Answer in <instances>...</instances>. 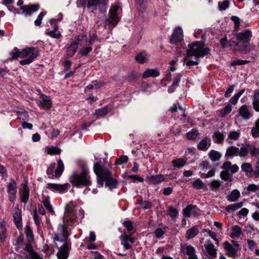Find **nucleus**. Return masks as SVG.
<instances>
[{
  "mask_svg": "<svg viewBox=\"0 0 259 259\" xmlns=\"http://www.w3.org/2000/svg\"><path fill=\"white\" fill-rule=\"evenodd\" d=\"M93 170L97 176L98 187L102 188L105 182V186L110 190L118 188V181L112 177V172L109 169L102 166L101 159L94 164Z\"/></svg>",
  "mask_w": 259,
  "mask_h": 259,
  "instance_id": "f257e3e1",
  "label": "nucleus"
},
{
  "mask_svg": "<svg viewBox=\"0 0 259 259\" xmlns=\"http://www.w3.org/2000/svg\"><path fill=\"white\" fill-rule=\"evenodd\" d=\"M81 172L77 171H73L71 176L69 177V181L73 187L81 188L82 187L89 186L92 185L89 175V170L85 164H82L80 166Z\"/></svg>",
  "mask_w": 259,
  "mask_h": 259,
  "instance_id": "f03ea898",
  "label": "nucleus"
},
{
  "mask_svg": "<svg viewBox=\"0 0 259 259\" xmlns=\"http://www.w3.org/2000/svg\"><path fill=\"white\" fill-rule=\"evenodd\" d=\"M188 47L189 49L187 50L184 60H186V58L194 56L196 61L199 62V58L207 55L210 51L209 48L204 47V43L202 41H194L188 44Z\"/></svg>",
  "mask_w": 259,
  "mask_h": 259,
  "instance_id": "7ed1b4c3",
  "label": "nucleus"
},
{
  "mask_svg": "<svg viewBox=\"0 0 259 259\" xmlns=\"http://www.w3.org/2000/svg\"><path fill=\"white\" fill-rule=\"evenodd\" d=\"M237 40L242 42L240 46L239 51L242 54H245L250 51V47L248 42L252 37V32L249 29H245L243 32H237L234 34Z\"/></svg>",
  "mask_w": 259,
  "mask_h": 259,
  "instance_id": "20e7f679",
  "label": "nucleus"
},
{
  "mask_svg": "<svg viewBox=\"0 0 259 259\" xmlns=\"http://www.w3.org/2000/svg\"><path fill=\"white\" fill-rule=\"evenodd\" d=\"M69 236L67 226L60 224L58 228V233L55 234L53 240L54 242L59 241L63 243L71 242L70 240H68Z\"/></svg>",
  "mask_w": 259,
  "mask_h": 259,
  "instance_id": "39448f33",
  "label": "nucleus"
},
{
  "mask_svg": "<svg viewBox=\"0 0 259 259\" xmlns=\"http://www.w3.org/2000/svg\"><path fill=\"white\" fill-rule=\"evenodd\" d=\"M118 9L119 7L117 5H114L111 7L109 12V17L107 19V21L113 26L116 25L120 20V18L117 15Z\"/></svg>",
  "mask_w": 259,
  "mask_h": 259,
  "instance_id": "423d86ee",
  "label": "nucleus"
},
{
  "mask_svg": "<svg viewBox=\"0 0 259 259\" xmlns=\"http://www.w3.org/2000/svg\"><path fill=\"white\" fill-rule=\"evenodd\" d=\"M17 190V184L15 181L14 179H11L10 182L7 186V193L9 200L11 202H14L16 198Z\"/></svg>",
  "mask_w": 259,
  "mask_h": 259,
  "instance_id": "0eeeda50",
  "label": "nucleus"
},
{
  "mask_svg": "<svg viewBox=\"0 0 259 259\" xmlns=\"http://www.w3.org/2000/svg\"><path fill=\"white\" fill-rule=\"evenodd\" d=\"M71 242L63 243L57 253L58 259H67L71 249Z\"/></svg>",
  "mask_w": 259,
  "mask_h": 259,
  "instance_id": "6e6552de",
  "label": "nucleus"
},
{
  "mask_svg": "<svg viewBox=\"0 0 259 259\" xmlns=\"http://www.w3.org/2000/svg\"><path fill=\"white\" fill-rule=\"evenodd\" d=\"M183 40V30L181 27H176L170 36L169 42L172 45H177Z\"/></svg>",
  "mask_w": 259,
  "mask_h": 259,
  "instance_id": "1a4fd4ad",
  "label": "nucleus"
},
{
  "mask_svg": "<svg viewBox=\"0 0 259 259\" xmlns=\"http://www.w3.org/2000/svg\"><path fill=\"white\" fill-rule=\"evenodd\" d=\"M40 8L38 4H30L24 5L20 7L21 14H23L25 16H29L33 12L37 11Z\"/></svg>",
  "mask_w": 259,
  "mask_h": 259,
  "instance_id": "9d476101",
  "label": "nucleus"
},
{
  "mask_svg": "<svg viewBox=\"0 0 259 259\" xmlns=\"http://www.w3.org/2000/svg\"><path fill=\"white\" fill-rule=\"evenodd\" d=\"M70 186V185L69 183H65L64 184L48 183L47 185V188L51 190H56L60 193H63L68 191Z\"/></svg>",
  "mask_w": 259,
  "mask_h": 259,
  "instance_id": "9b49d317",
  "label": "nucleus"
},
{
  "mask_svg": "<svg viewBox=\"0 0 259 259\" xmlns=\"http://www.w3.org/2000/svg\"><path fill=\"white\" fill-rule=\"evenodd\" d=\"M22 189L19 190L20 199L22 202L26 203L29 198L30 190L28 183L25 182L22 184Z\"/></svg>",
  "mask_w": 259,
  "mask_h": 259,
  "instance_id": "f8f14e48",
  "label": "nucleus"
},
{
  "mask_svg": "<svg viewBox=\"0 0 259 259\" xmlns=\"http://www.w3.org/2000/svg\"><path fill=\"white\" fill-rule=\"evenodd\" d=\"M200 211V209L195 205L188 204L185 208L183 210V213L186 218L190 217L191 214L194 217H197L200 214L198 213V211Z\"/></svg>",
  "mask_w": 259,
  "mask_h": 259,
  "instance_id": "ddd939ff",
  "label": "nucleus"
},
{
  "mask_svg": "<svg viewBox=\"0 0 259 259\" xmlns=\"http://www.w3.org/2000/svg\"><path fill=\"white\" fill-rule=\"evenodd\" d=\"M40 102L38 106L45 110H49L52 107V101L50 97L45 94H41L40 96Z\"/></svg>",
  "mask_w": 259,
  "mask_h": 259,
  "instance_id": "4468645a",
  "label": "nucleus"
},
{
  "mask_svg": "<svg viewBox=\"0 0 259 259\" xmlns=\"http://www.w3.org/2000/svg\"><path fill=\"white\" fill-rule=\"evenodd\" d=\"M22 219L21 210L18 208H15V212L13 214V222L16 228L19 230L22 229Z\"/></svg>",
  "mask_w": 259,
  "mask_h": 259,
  "instance_id": "2eb2a0df",
  "label": "nucleus"
},
{
  "mask_svg": "<svg viewBox=\"0 0 259 259\" xmlns=\"http://www.w3.org/2000/svg\"><path fill=\"white\" fill-rule=\"evenodd\" d=\"M236 116L237 117L240 116L244 120H248L252 116V114L249 111L248 106L244 104L240 107Z\"/></svg>",
  "mask_w": 259,
  "mask_h": 259,
  "instance_id": "dca6fc26",
  "label": "nucleus"
},
{
  "mask_svg": "<svg viewBox=\"0 0 259 259\" xmlns=\"http://www.w3.org/2000/svg\"><path fill=\"white\" fill-rule=\"evenodd\" d=\"M223 247L226 251V255L228 257H235L237 253L238 250L231 245L228 241H226L223 243Z\"/></svg>",
  "mask_w": 259,
  "mask_h": 259,
  "instance_id": "f3484780",
  "label": "nucleus"
},
{
  "mask_svg": "<svg viewBox=\"0 0 259 259\" xmlns=\"http://www.w3.org/2000/svg\"><path fill=\"white\" fill-rule=\"evenodd\" d=\"M164 180V176L162 174L147 176L146 178V181H148L149 184H158Z\"/></svg>",
  "mask_w": 259,
  "mask_h": 259,
  "instance_id": "a211bd4d",
  "label": "nucleus"
},
{
  "mask_svg": "<svg viewBox=\"0 0 259 259\" xmlns=\"http://www.w3.org/2000/svg\"><path fill=\"white\" fill-rule=\"evenodd\" d=\"M160 73L158 68L147 69L143 73L142 78L144 79L149 77H156L160 75Z\"/></svg>",
  "mask_w": 259,
  "mask_h": 259,
  "instance_id": "6ab92c4d",
  "label": "nucleus"
},
{
  "mask_svg": "<svg viewBox=\"0 0 259 259\" xmlns=\"http://www.w3.org/2000/svg\"><path fill=\"white\" fill-rule=\"evenodd\" d=\"M135 2L140 15L143 17L148 6L147 0H135Z\"/></svg>",
  "mask_w": 259,
  "mask_h": 259,
  "instance_id": "aec40b11",
  "label": "nucleus"
},
{
  "mask_svg": "<svg viewBox=\"0 0 259 259\" xmlns=\"http://www.w3.org/2000/svg\"><path fill=\"white\" fill-rule=\"evenodd\" d=\"M39 52L38 49L35 47H26L22 50H20V58H24L29 56L32 53Z\"/></svg>",
  "mask_w": 259,
  "mask_h": 259,
  "instance_id": "412c9836",
  "label": "nucleus"
},
{
  "mask_svg": "<svg viewBox=\"0 0 259 259\" xmlns=\"http://www.w3.org/2000/svg\"><path fill=\"white\" fill-rule=\"evenodd\" d=\"M208 244L205 245V249L207 253L211 256L209 259H213L217 257V249L215 248L214 245L210 242L208 241Z\"/></svg>",
  "mask_w": 259,
  "mask_h": 259,
  "instance_id": "4be33fe9",
  "label": "nucleus"
},
{
  "mask_svg": "<svg viewBox=\"0 0 259 259\" xmlns=\"http://www.w3.org/2000/svg\"><path fill=\"white\" fill-rule=\"evenodd\" d=\"M93 50V46H91L90 45H88L85 47H83L80 49L79 50L77 56L79 58H81L82 57H88L90 53Z\"/></svg>",
  "mask_w": 259,
  "mask_h": 259,
  "instance_id": "5701e85b",
  "label": "nucleus"
},
{
  "mask_svg": "<svg viewBox=\"0 0 259 259\" xmlns=\"http://www.w3.org/2000/svg\"><path fill=\"white\" fill-rule=\"evenodd\" d=\"M240 197V193L239 191L237 189H234L227 196L226 198L229 202H236Z\"/></svg>",
  "mask_w": 259,
  "mask_h": 259,
  "instance_id": "b1692460",
  "label": "nucleus"
},
{
  "mask_svg": "<svg viewBox=\"0 0 259 259\" xmlns=\"http://www.w3.org/2000/svg\"><path fill=\"white\" fill-rule=\"evenodd\" d=\"M64 170V165L63 161L60 159L57 160V167L55 170V177L59 178Z\"/></svg>",
  "mask_w": 259,
  "mask_h": 259,
  "instance_id": "393cba45",
  "label": "nucleus"
},
{
  "mask_svg": "<svg viewBox=\"0 0 259 259\" xmlns=\"http://www.w3.org/2000/svg\"><path fill=\"white\" fill-rule=\"evenodd\" d=\"M7 238V228L5 222H0V243H4Z\"/></svg>",
  "mask_w": 259,
  "mask_h": 259,
  "instance_id": "a878e982",
  "label": "nucleus"
},
{
  "mask_svg": "<svg viewBox=\"0 0 259 259\" xmlns=\"http://www.w3.org/2000/svg\"><path fill=\"white\" fill-rule=\"evenodd\" d=\"M111 109V108L109 106L106 105L102 108L96 109L95 114L97 117H104L108 113Z\"/></svg>",
  "mask_w": 259,
  "mask_h": 259,
  "instance_id": "bb28decb",
  "label": "nucleus"
},
{
  "mask_svg": "<svg viewBox=\"0 0 259 259\" xmlns=\"http://www.w3.org/2000/svg\"><path fill=\"white\" fill-rule=\"evenodd\" d=\"M39 52L32 53L28 58L21 60L20 64L21 65H28L31 63L39 56Z\"/></svg>",
  "mask_w": 259,
  "mask_h": 259,
  "instance_id": "cd10ccee",
  "label": "nucleus"
},
{
  "mask_svg": "<svg viewBox=\"0 0 259 259\" xmlns=\"http://www.w3.org/2000/svg\"><path fill=\"white\" fill-rule=\"evenodd\" d=\"M199 233V230L196 226H194L186 231V237L188 239L194 238Z\"/></svg>",
  "mask_w": 259,
  "mask_h": 259,
  "instance_id": "c85d7f7f",
  "label": "nucleus"
},
{
  "mask_svg": "<svg viewBox=\"0 0 259 259\" xmlns=\"http://www.w3.org/2000/svg\"><path fill=\"white\" fill-rule=\"evenodd\" d=\"M239 148L232 146L228 147L225 153L226 158L230 157L233 156L238 155Z\"/></svg>",
  "mask_w": 259,
  "mask_h": 259,
  "instance_id": "c756f323",
  "label": "nucleus"
},
{
  "mask_svg": "<svg viewBox=\"0 0 259 259\" xmlns=\"http://www.w3.org/2000/svg\"><path fill=\"white\" fill-rule=\"evenodd\" d=\"M187 163L186 159L182 158H177L173 160L171 163L175 168H181Z\"/></svg>",
  "mask_w": 259,
  "mask_h": 259,
  "instance_id": "7c9ffc66",
  "label": "nucleus"
},
{
  "mask_svg": "<svg viewBox=\"0 0 259 259\" xmlns=\"http://www.w3.org/2000/svg\"><path fill=\"white\" fill-rule=\"evenodd\" d=\"M25 233L27 241L29 243L33 242L34 240V235L31 228L29 225L27 224L26 225Z\"/></svg>",
  "mask_w": 259,
  "mask_h": 259,
  "instance_id": "2f4dec72",
  "label": "nucleus"
},
{
  "mask_svg": "<svg viewBox=\"0 0 259 259\" xmlns=\"http://www.w3.org/2000/svg\"><path fill=\"white\" fill-rule=\"evenodd\" d=\"M101 1H104V0H87V7L88 9H91L92 11L93 12L97 10V6Z\"/></svg>",
  "mask_w": 259,
  "mask_h": 259,
  "instance_id": "473e14b6",
  "label": "nucleus"
},
{
  "mask_svg": "<svg viewBox=\"0 0 259 259\" xmlns=\"http://www.w3.org/2000/svg\"><path fill=\"white\" fill-rule=\"evenodd\" d=\"M241 169L242 171L245 173L246 176L252 174L253 171L252 165L250 163L245 162L242 163Z\"/></svg>",
  "mask_w": 259,
  "mask_h": 259,
  "instance_id": "72a5a7b5",
  "label": "nucleus"
},
{
  "mask_svg": "<svg viewBox=\"0 0 259 259\" xmlns=\"http://www.w3.org/2000/svg\"><path fill=\"white\" fill-rule=\"evenodd\" d=\"M208 146H207V139L206 138L201 140L197 145V148L198 150L205 151L207 150L208 147L210 146V140H209Z\"/></svg>",
  "mask_w": 259,
  "mask_h": 259,
  "instance_id": "f704fd0d",
  "label": "nucleus"
},
{
  "mask_svg": "<svg viewBox=\"0 0 259 259\" xmlns=\"http://www.w3.org/2000/svg\"><path fill=\"white\" fill-rule=\"evenodd\" d=\"M146 56L145 51H142L137 54L135 60L140 64H144L148 60Z\"/></svg>",
  "mask_w": 259,
  "mask_h": 259,
  "instance_id": "c9c22d12",
  "label": "nucleus"
},
{
  "mask_svg": "<svg viewBox=\"0 0 259 259\" xmlns=\"http://www.w3.org/2000/svg\"><path fill=\"white\" fill-rule=\"evenodd\" d=\"M78 48L70 44L67 48L65 51L67 57H72L76 53Z\"/></svg>",
  "mask_w": 259,
  "mask_h": 259,
  "instance_id": "e433bc0d",
  "label": "nucleus"
},
{
  "mask_svg": "<svg viewBox=\"0 0 259 259\" xmlns=\"http://www.w3.org/2000/svg\"><path fill=\"white\" fill-rule=\"evenodd\" d=\"M243 202H240L228 205L225 207V210L228 212L235 211V210L240 208L243 206Z\"/></svg>",
  "mask_w": 259,
  "mask_h": 259,
  "instance_id": "4c0bfd02",
  "label": "nucleus"
},
{
  "mask_svg": "<svg viewBox=\"0 0 259 259\" xmlns=\"http://www.w3.org/2000/svg\"><path fill=\"white\" fill-rule=\"evenodd\" d=\"M242 234L241 228L237 225L232 227V232L230 237L232 238H238Z\"/></svg>",
  "mask_w": 259,
  "mask_h": 259,
  "instance_id": "58836bf2",
  "label": "nucleus"
},
{
  "mask_svg": "<svg viewBox=\"0 0 259 259\" xmlns=\"http://www.w3.org/2000/svg\"><path fill=\"white\" fill-rule=\"evenodd\" d=\"M224 135L219 131L215 132L212 136V139L214 143L221 144L224 140Z\"/></svg>",
  "mask_w": 259,
  "mask_h": 259,
  "instance_id": "ea45409f",
  "label": "nucleus"
},
{
  "mask_svg": "<svg viewBox=\"0 0 259 259\" xmlns=\"http://www.w3.org/2000/svg\"><path fill=\"white\" fill-rule=\"evenodd\" d=\"M208 156L212 161L215 162L220 159L221 154L217 151L211 150L208 153Z\"/></svg>",
  "mask_w": 259,
  "mask_h": 259,
  "instance_id": "a19ab883",
  "label": "nucleus"
},
{
  "mask_svg": "<svg viewBox=\"0 0 259 259\" xmlns=\"http://www.w3.org/2000/svg\"><path fill=\"white\" fill-rule=\"evenodd\" d=\"M232 106L230 104H228L220 110V115L222 117H225L227 116L232 111Z\"/></svg>",
  "mask_w": 259,
  "mask_h": 259,
  "instance_id": "79ce46f5",
  "label": "nucleus"
},
{
  "mask_svg": "<svg viewBox=\"0 0 259 259\" xmlns=\"http://www.w3.org/2000/svg\"><path fill=\"white\" fill-rule=\"evenodd\" d=\"M10 55L11 57L9 60H13L17 59L18 58H20V50L17 47H15L10 53Z\"/></svg>",
  "mask_w": 259,
  "mask_h": 259,
  "instance_id": "37998d69",
  "label": "nucleus"
},
{
  "mask_svg": "<svg viewBox=\"0 0 259 259\" xmlns=\"http://www.w3.org/2000/svg\"><path fill=\"white\" fill-rule=\"evenodd\" d=\"M121 240L122 242H130L132 244H133L135 242V239L134 238L132 237L131 236V235L127 234H123L122 235H121L120 237Z\"/></svg>",
  "mask_w": 259,
  "mask_h": 259,
  "instance_id": "c03bdc74",
  "label": "nucleus"
},
{
  "mask_svg": "<svg viewBox=\"0 0 259 259\" xmlns=\"http://www.w3.org/2000/svg\"><path fill=\"white\" fill-rule=\"evenodd\" d=\"M128 161V157L126 155H122L119 158H116L115 161V164L116 165H121L126 164Z\"/></svg>",
  "mask_w": 259,
  "mask_h": 259,
  "instance_id": "a18cd8bd",
  "label": "nucleus"
},
{
  "mask_svg": "<svg viewBox=\"0 0 259 259\" xmlns=\"http://www.w3.org/2000/svg\"><path fill=\"white\" fill-rule=\"evenodd\" d=\"M56 163L55 162H53L51 163L50 166L48 167L46 173L49 178L53 179L55 177V175H54V172H55L54 169Z\"/></svg>",
  "mask_w": 259,
  "mask_h": 259,
  "instance_id": "49530a36",
  "label": "nucleus"
},
{
  "mask_svg": "<svg viewBox=\"0 0 259 259\" xmlns=\"http://www.w3.org/2000/svg\"><path fill=\"white\" fill-rule=\"evenodd\" d=\"M168 213L167 214L169 215V217L172 218L174 219L178 217L179 214V212L178 210L174 208L172 206H169L168 207Z\"/></svg>",
  "mask_w": 259,
  "mask_h": 259,
  "instance_id": "de8ad7c7",
  "label": "nucleus"
},
{
  "mask_svg": "<svg viewBox=\"0 0 259 259\" xmlns=\"http://www.w3.org/2000/svg\"><path fill=\"white\" fill-rule=\"evenodd\" d=\"M24 250L28 252L30 255L32 256H35L36 254H38L37 253L33 250V247L31 244V243H27L24 248Z\"/></svg>",
  "mask_w": 259,
  "mask_h": 259,
  "instance_id": "09e8293b",
  "label": "nucleus"
},
{
  "mask_svg": "<svg viewBox=\"0 0 259 259\" xmlns=\"http://www.w3.org/2000/svg\"><path fill=\"white\" fill-rule=\"evenodd\" d=\"M43 204L48 211L52 214H55V211L53 210L52 205L50 204V201L48 198H46L42 201Z\"/></svg>",
  "mask_w": 259,
  "mask_h": 259,
  "instance_id": "8fccbe9b",
  "label": "nucleus"
},
{
  "mask_svg": "<svg viewBox=\"0 0 259 259\" xmlns=\"http://www.w3.org/2000/svg\"><path fill=\"white\" fill-rule=\"evenodd\" d=\"M220 178L224 181H232V176L228 171H222L220 172Z\"/></svg>",
  "mask_w": 259,
  "mask_h": 259,
  "instance_id": "3c124183",
  "label": "nucleus"
},
{
  "mask_svg": "<svg viewBox=\"0 0 259 259\" xmlns=\"http://www.w3.org/2000/svg\"><path fill=\"white\" fill-rule=\"evenodd\" d=\"M247 147L249 148V151L252 156L257 157L259 154V149L256 148L254 146L249 144H247Z\"/></svg>",
  "mask_w": 259,
  "mask_h": 259,
  "instance_id": "603ef678",
  "label": "nucleus"
},
{
  "mask_svg": "<svg viewBox=\"0 0 259 259\" xmlns=\"http://www.w3.org/2000/svg\"><path fill=\"white\" fill-rule=\"evenodd\" d=\"M192 186L194 189H201L204 187V183L199 179H197L196 181L192 183Z\"/></svg>",
  "mask_w": 259,
  "mask_h": 259,
  "instance_id": "864d4df0",
  "label": "nucleus"
},
{
  "mask_svg": "<svg viewBox=\"0 0 259 259\" xmlns=\"http://www.w3.org/2000/svg\"><path fill=\"white\" fill-rule=\"evenodd\" d=\"M198 134V133L197 131L193 129L186 134V138L189 140H195L196 139Z\"/></svg>",
  "mask_w": 259,
  "mask_h": 259,
  "instance_id": "5fc2aeb1",
  "label": "nucleus"
},
{
  "mask_svg": "<svg viewBox=\"0 0 259 259\" xmlns=\"http://www.w3.org/2000/svg\"><path fill=\"white\" fill-rule=\"evenodd\" d=\"M47 12L46 11L40 12L38 15L37 19L34 21V25L36 26H39L41 24L43 17L47 14Z\"/></svg>",
  "mask_w": 259,
  "mask_h": 259,
  "instance_id": "6e6d98bb",
  "label": "nucleus"
},
{
  "mask_svg": "<svg viewBox=\"0 0 259 259\" xmlns=\"http://www.w3.org/2000/svg\"><path fill=\"white\" fill-rule=\"evenodd\" d=\"M139 76L140 75L136 71H132L128 75L127 80L129 82H135Z\"/></svg>",
  "mask_w": 259,
  "mask_h": 259,
  "instance_id": "4d7b16f0",
  "label": "nucleus"
},
{
  "mask_svg": "<svg viewBox=\"0 0 259 259\" xmlns=\"http://www.w3.org/2000/svg\"><path fill=\"white\" fill-rule=\"evenodd\" d=\"M244 92L243 90L240 91L238 93L235 94L230 100L229 102L235 105L238 101L240 97L242 95L243 93Z\"/></svg>",
  "mask_w": 259,
  "mask_h": 259,
  "instance_id": "13d9d810",
  "label": "nucleus"
},
{
  "mask_svg": "<svg viewBox=\"0 0 259 259\" xmlns=\"http://www.w3.org/2000/svg\"><path fill=\"white\" fill-rule=\"evenodd\" d=\"M246 190L247 192H245V194L248 195L250 192H256L259 190V187L255 184H249L247 187Z\"/></svg>",
  "mask_w": 259,
  "mask_h": 259,
  "instance_id": "bf43d9fd",
  "label": "nucleus"
},
{
  "mask_svg": "<svg viewBox=\"0 0 259 259\" xmlns=\"http://www.w3.org/2000/svg\"><path fill=\"white\" fill-rule=\"evenodd\" d=\"M46 34L51 37L56 39H59L62 36L61 32L59 31H50L47 32Z\"/></svg>",
  "mask_w": 259,
  "mask_h": 259,
  "instance_id": "052dcab7",
  "label": "nucleus"
},
{
  "mask_svg": "<svg viewBox=\"0 0 259 259\" xmlns=\"http://www.w3.org/2000/svg\"><path fill=\"white\" fill-rule=\"evenodd\" d=\"M249 152V148L247 147V144L245 147H242L240 150L239 149L238 155L241 157H244L248 154Z\"/></svg>",
  "mask_w": 259,
  "mask_h": 259,
  "instance_id": "680f3d73",
  "label": "nucleus"
},
{
  "mask_svg": "<svg viewBox=\"0 0 259 259\" xmlns=\"http://www.w3.org/2000/svg\"><path fill=\"white\" fill-rule=\"evenodd\" d=\"M107 2L108 0H104V1H101L99 7V12L101 14H104L107 11Z\"/></svg>",
  "mask_w": 259,
  "mask_h": 259,
  "instance_id": "e2e57ef3",
  "label": "nucleus"
},
{
  "mask_svg": "<svg viewBox=\"0 0 259 259\" xmlns=\"http://www.w3.org/2000/svg\"><path fill=\"white\" fill-rule=\"evenodd\" d=\"M122 225L126 229L128 232H131L134 229L133 223L131 221H126L122 223Z\"/></svg>",
  "mask_w": 259,
  "mask_h": 259,
  "instance_id": "0e129e2a",
  "label": "nucleus"
},
{
  "mask_svg": "<svg viewBox=\"0 0 259 259\" xmlns=\"http://www.w3.org/2000/svg\"><path fill=\"white\" fill-rule=\"evenodd\" d=\"M186 254L189 255V257L193 256H195V255H196L195 249L193 246L191 245L187 246L186 247Z\"/></svg>",
  "mask_w": 259,
  "mask_h": 259,
  "instance_id": "69168bd1",
  "label": "nucleus"
},
{
  "mask_svg": "<svg viewBox=\"0 0 259 259\" xmlns=\"http://www.w3.org/2000/svg\"><path fill=\"white\" fill-rule=\"evenodd\" d=\"M250 62L248 60H243L241 59H236L233 61L231 63V66L242 65L248 64Z\"/></svg>",
  "mask_w": 259,
  "mask_h": 259,
  "instance_id": "338daca9",
  "label": "nucleus"
},
{
  "mask_svg": "<svg viewBox=\"0 0 259 259\" xmlns=\"http://www.w3.org/2000/svg\"><path fill=\"white\" fill-rule=\"evenodd\" d=\"M61 149L57 147H51L48 151V153L50 155H57L61 153Z\"/></svg>",
  "mask_w": 259,
  "mask_h": 259,
  "instance_id": "774afa93",
  "label": "nucleus"
}]
</instances>
